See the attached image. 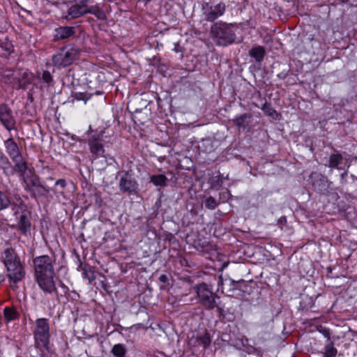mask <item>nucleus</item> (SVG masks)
I'll list each match as a JSON object with an SVG mask.
<instances>
[{"label":"nucleus","mask_w":357,"mask_h":357,"mask_svg":"<svg viewBox=\"0 0 357 357\" xmlns=\"http://www.w3.org/2000/svg\"><path fill=\"white\" fill-rule=\"evenodd\" d=\"M33 264L36 280L40 288L48 294L56 291L52 259L48 255L40 256L33 260Z\"/></svg>","instance_id":"1"},{"label":"nucleus","mask_w":357,"mask_h":357,"mask_svg":"<svg viewBox=\"0 0 357 357\" xmlns=\"http://www.w3.org/2000/svg\"><path fill=\"white\" fill-rule=\"evenodd\" d=\"M2 259L6 267L10 286L14 289L16 288V284L21 282L25 276L24 268L20 257L12 248L5 250Z\"/></svg>","instance_id":"2"},{"label":"nucleus","mask_w":357,"mask_h":357,"mask_svg":"<svg viewBox=\"0 0 357 357\" xmlns=\"http://www.w3.org/2000/svg\"><path fill=\"white\" fill-rule=\"evenodd\" d=\"M17 172L23 181L24 190L29 192L33 197L43 196L44 192H49L48 188L39 183V178L31 169L28 168L27 163L25 165L24 170Z\"/></svg>","instance_id":"3"},{"label":"nucleus","mask_w":357,"mask_h":357,"mask_svg":"<svg viewBox=\"0 0 357 357\" xmlns=\"http://www.w3.org/2000/svg\"><path fill=\"white\" fill-rule=\"evenodd\" d=\"M232 24L219 22L214 24L211 29V35L213 41L220 46H226L235 40V33Z\"/></svg>","instance_id":"4"},{"label":"nucleus","mask_w":357,"mask_h":357,"mask_svg":"<svg viewBox=\"0 0 357 357\" xmlns=\"http://www.w3.org/2000/svg\"><path fill=\"white\" fill-rule=\"evenodd\" d=\"M35 345L46 347L50 344V328L49 320L46 318H39L35 321L33 330Z\"/></svg>","instance_id":"5"},{"label":"nucleus","mask_w":357,"mask_h":357,"mask_svg":"<svg viewBox=\"0 0 357 357\" xmlns=\"http://www.w3.org/2000/svg\"><path fill=\"white\" fill-rule=\"evenodd\" d=\"M199 303L207 310H213L217 307L216 299L218 296L212 291L205 283H201L194 287Z\"/></svg>","instance_id":"6"},{"label":"nucleus","mask_w":357,"mask_h":357,"mask_svg":"<svg viewBox=\"0 0 357 357\" xmlns=\"http://www.w3.org/2000/svg\"><path fill=\"white\" fill-rule=\"evenodd\" d=\"M4 146L6 153L13 162L15 163V168L17 169V172L24 170L26 162L23 159L20 149L14 139L12 137L8 138L4 142Z\"/></svg>","instance_id":"7"},{"label":"nucleus","mask_w":357,"mask_h":357,"mask_svg":"<svg viewBox=\"0 0 357 357\" xmlns=\"http://www.w3.org/2000/svg\"><path fill=\"white\" fill-rule=\"evenodd\" d=\"M77 56L76 50L74 49H63L61 50L59 53L54 55L52 61L54 66L61 68L70 66Z\"/></svg>","instance_id":"8"},{"label":"nucleus","mask_w":357,"mask_h":357,"mask_svg":"<svg viewBox=\"0 0 357 357\" xmlns=\"http://www.w3.org/2000/svg\"><path fill=\"white\" fill-rule=\"evenodd\" d=\"M64 5L66 7V10L63 9L62 17L66 20L77 19L86 14H89L87 10L69 1H66Z\"/></svg>","instance_id":"9"},{"label":"nucleus","mask_w":357,"mask_h":357,"mask_svg":"<svg viewBox=\"0 0 357 357\" xmlns=\"http://www.w3.org/2000/svg\"><path fill=\"white\" fill-rule=\"evenodd\" d=\"M202 8L204 19L207 21L213 22L224 14L225 5L223 3H219L215 6H211L208 3H205L203 4Z\"/></svg>","instance_id":"10"},{"label":"nucleus","mask_w":357,"mask_h":357,"mask_svg":"<svg viewBox=\"0 0 357 357\" xmlns=\"http://www.w3.org/2000/svg\"><path fill=\"white\" fill-rule=\"evenodd\" d=\"M0 122L8 131L15 128V117L13 115L11 109L6 104L0 105Z\"/></svg>","instance_id":"11"},{"label":"nucleus","mask_w":357,"mask_h":357,"mask_svg":"<svg viewBox=\"0 0 357 357\" xmlns=\"http://www.w3.org/2000/svg\"><path fill=\"white\" fill-rule=\"evenodd\" d=\"M69 1L78 5L82 8L87 10L89 14L95 15L99 20L106 18L105 13L98 5H89V0H69Z\"/></svg>","instance_id":"12"},{"label":"nucleus","mask_w":357,"mask_h":357,"mask_svg":"<svg viewBox=\"0 0 357 357\" xmlns=\"http://www.w3.org/2000/svg\"><path fill=\"white\" fill-rule=\"evenodd\" d=\"M91 153L95 158L104 156V147L102 139L99 135L91 136L88 141Z\"/></svg>","instance_id":"13"},{"label":"nucleus","mask_w":357,"mask_h":357,"mask_svg":"<svg viewBox=\"0 0 357 357\" xmlns=\"http://www.w3.org/2000/svg\"><path fill=\"white\" fill-rule=\"evenodd\" d=\"M310 180L314 188L319 192H323L328 187V180L326 177L318 172H312L310 176Z\"/></svg>","instance_id":"14"},{"label":"nucleus","mask_w":357,"mask_h":357,"mask_svg":"<svg viewBox=\"0 0 357 357\" xmlns=\"http://www.w3.org/2000/svg\"><path fill=\"white\" fill-rule=\"evenodd\" d=\"M137 183L128 174L123 175L119 182L120 190L123 192H132L137 188Z\"/></svg>","instance_id":"15"},{"label":"nucleus","mask_w":357,"mask_h":357,"mask_svg":"<svg viewBox=\"0 0 357 357\" xmlns=\"http://www.w3.org/2000/svg\"><path fill=\"white\" fill-rule=\"evenodd\" d=\"M0 168L3 169V173L8 176H13L15 172H17V169L15 168V163H14V165H12L8 158L5 155L0 157Z\"/></svg>","instance_id":"16"},{"label":"nucleus","mask_w":357,"mask_h":357,"mask_svg":"<svg viewBox=\"0 0 357 357\" xmlns=\"http://www.w3.org/2000/svg\"><path fill=\"white\" fill-rule=\"evenodd\" d=\"M75 33L73 26H60L55 29L54 38L56 40L66 39Z\"/></svg>","instance_id":"17"},{"label":"nucleus","mask_w":357,"mask_h":357,"mask_svg":"<svg viewBox=\"0 0 357 357\" xmlns=\"http://www.w3.org/2000/svg\"><path fill=\"white\" fill-rule=\"evenodd\" d=\"M250 119L251 115L248 114H243L236 117L235 119H234V123L239 129H245L250 123L249 120Z\"/></svg>","instance_id":"18"},{"label":"nucleus","mask_w":357,"mask_h":357,"mask_svg":"<svg viewBox=\"0 0 357 357\" xmlns=\"http://www.w3.org/2000/svg\"><path fill=\"white\" fill-rule=\"evenodd\" d=\"M79 269L82 271V277L84 279L87 280L89 282H91L96 279V276L94 275L93 271L88 265L83 263H80L79 266Z\"/></svg>","instance_id":"19"},{"label":"nucleus","mask_w":357,"mask_h":357,"mask_svg":"<svg viewBox=\"0 0 357 357\" xmlns=\"http://www.w3.org/2000/svg\"><path fill=\"white\" fill-rule=\"evenodd\" d=\"M343 160L342 155L339 153H334L329 157L328 167L330 168H336L340 169L339 165L342 163Z\"/></svg>","instance_id":"20"},{"label":"nucleus","mask_w":357,"mask_h":357,"mask_svg":"<svg viewBox=\"0 0 357 357\" xmlns=\"http://www.w3.org/2000/svg\"><path fill=\"white\" fill-rule=\"evenodd\" d=\"M250 55L255 58L256 61L259 62L263 60L265 55V50L262 46L253 47L250 51Z\"/></svg>","instance_id":"21"},{"label":"nucleus","mask_w":357,"mask_h":357,"mask_svg":"<svg viewBox=\"0 0 357 357\" xmlns=\"http://www.w3.org/2000/svg\"><path fill=\"white\" fill-rule=\"evenodd\" d=\"M150 181L155 186L165 187L167 185V178L164 174L152 175Z\"/></svg>","instance_id":"22"},{"label":"nucleus","mask_w":357,"mask_h":357,"mask_svg":"<svg viewBox=\"0 0 357 357\" xmlns=\"http://www.w3.org/2000/svg\"><path fill=\"white\" fill-rule=\"evenodd\" d=\"M261 109L267 116L271 117L273 119L276 120L279 119L280 114L270 103L266 102L262 106Z\"/></svg>","instance_id":"23"},{"label":"nucleus","mask_w":357,"mask_h":357,"mask_svg":"<svg viewBox=\"0 0 357 357\" xmlns=\"http://www.w3.org/2000/svg\"><path fill=\"white\" fill-rule=\"evenodd\" d=\"M19 228L23 234H26L31 227V223L26 215L22 214L20 215L19 220Z\"/></svg>","instance_id":"24"},{"label":"nucleus","mask_w":357,"mask_h":357,"mask_svg":"<svg viewBox=\"0 0 357 357\" xmlns=\"http://www.w3.org/2000/svg\"><path fill=\"white\" fill-rule=\"evenodd\" d=\"M4 317L7 321L15 320L18 317V312L15 308L6 307L3 310Z\"/></svg>","instance_id":"25"},{"label":"nucleus","mask_w":357,"mask_h":357,"mask_svg":"<svg viewBox=\"0 0 357 357\" xmlns=\"http://www.w3.org/2000/svg\"><path fill=\"white\" fill-rule=\"evenodd\" d=\"M337 351L334 347L333 342H330L325 347L324 357H335Z\"/></svg>","instance_id":"26"},{"label":"nucleus","mask_w":357,"mask_h":357,"mask_svg":"<svg viewBox=\"0 0 357 357\" xmlns=\"http://www.w3.org/2000/svg\"><path fill=\"white\" fill-rule=\"evenodd\" d=\"M112 352L116 357H123L126 354V349L122 344H117L113 347Z\"/></svg>","instance_id":"27"},{"label":"nucleus","mask_w":357,"mask_h":357,"mask_svg":"<svg viewBox=\"0 0 357 357\" xmlns=\"http://www.w3.org/2000/svg\"><path fill=\"white\" fill-rule=\"evenodd\" d=\"M36 348L38 350V354L40 357H51L49 344L46 347L35 345Z\"/></svg>","instance_id":"28"},{"label":"nucleus","mask_w":357,"mask_h":357,"mask_svg":"<svg viewBox=\"0 0 357 357\" xmlns=\"http://www.w3.org/2000/svg\"><path fill=\"white\" fill-rule=\"evenodd\" d=\"M10 200L8 197L0 191V211L8 208L10 205Z\"/></svg>","instance_id":"29"},{"label":"nucleus","mask_w":357,"mask_h":357,"mask_svg":"<svg viewBox=\"0 0 357 357\" xmlns=\"http://www.w3.org/2000/svg\"><path fill=\"white\" fill-rule=\"evenodd\" d=\"M218 206V203L215 198L210 196L205 200V206L211 210L215 209Z\"/></svg>","instance_id":"30"},{"label":"nucleus","mask_w":357,"mask_h":357,"mask_svg":"<svg viewBox=\"0 0 357 357\" xmlns=\"http://www.w3.org/2000/svg\"><path fill=\"white\" fill-rule=\"evenodd\" d=\"M41 79L43 82L47 84H50L53 82L52 76L48 71H43Z\"/></svg>","instance_id":"31"},{"label":"nucleus","mask_w":357,"mask_h":357,"mask_svg":"<svg viewBox=\"0 0 357 357\" xmlns=\"http://www.w3.org/2000/svg\"><path fill=\"white\" fill-rule=\"evenodd\" d=\"M13 75V73L12 70H5L2 75V76L3 77L8 78L7 82H8L10 83H12L14 81V79H12V77H11Z\"/></svg>","instance_id":"32"},{"label":"nucleus","mask_w":357,"mask_h":357,"mask_svg":"<svg viewBox=\"0 0 357 357\" xmlns=\"http://www.w3.org/2000/svg\"><path fill=\"white\" fill-rule=\"evenodd\" d=\"M55 185H59L63 189L66 187V181L65 179H59L56 181Z\"/></svg>","instance_id":"33"},{"label":"nucleus","mask_w":357,"mask_h":357,"mask_svg":"<svg viewBox=\"0 0 357 357\" xmlns=\"http://www.w3.org/2000/svg\"><path fill=\"white\" fill-rule=\"evenodd\" d=\"M320 332L325 337L328 338V340L330 339L331 333L328 329L322 328L321 330H320Z\"/></svg>","instance_id":"34"},{"label":"nucleus","mask_w":357,"mask_h":357,"mask_svg":"<svg viewBox=\"0 0 357 357\" xmlns=\"http://www.w3.org/2000/svg\"><path fill=\"white\" fill-rule=\"evenodd\" d=\"M159 280L162 283H166L168 281V278L165 274H162L159 277Z\"/></svg>","instance_id":"35"},{"label":"nucleus","mask_w":357,"mask_h":357,"mask_svg":"<svg viewBox=\"0 0 357 357\" xmlns=\"http://www.w3.org/2000/svg\"><path fill=\"white\" fill-rule=\"evenodd\" d=\"M202 342L204 343V346L206 347L210 344V340L208 337H203Z\"/></svg>","instance_id":"36"},{"label":"nucleus","mask_w":357,"mask_h":357,"mask_svg":"<svg viewBox=\"0 0 357 357\" xmlns=\"http://www.w3.org/2000/svg\"><path fill=\"white\" fill-rule=\"evenodd\" d=\"M342 2H346L348 0H341Z\"/></svg>","instance_id":"37"}]
</instances>
